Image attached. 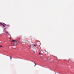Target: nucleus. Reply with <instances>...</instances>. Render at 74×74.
I'll return each instance as SVG.
<instances>
[{"label": "nucleus", "mask_w": 74, "mask_h": 74, "mask_svg": "<svg viewBox=\"0 0 74 74\" xmlns=\"http://www.w3.org/2000/svg\"><path fill=\"white\" fill-rule=\"evenodd\" d=\"M15 42H16V41L12 40L11 43V45L12 46H14V45H16V44H15Z\"/></svg>", "instance_id": "1"}, {"label": "nucleus", "mask_w": 74, "mask_h": 74, "mask_svg": "<svg viewBox=\"0 0 74 74\" xmlns=\"http://www.w3.org/2000/svg\"><path fill=\"white\" fill-rule=\"evenodd\" d=\"M32 50L33 52H34V51H36V49L35 48H34L33 47H32Z\"/></svg>", "instance_id": "2"}, {"label": "nucleus", "mask_w": 74, "mask_h": 74, "mask_svg": "<svg viewBox=\"0 0 74 74\" xmlns=\"http://www.w3.org/2000/svg\"><path fill=\"white\" fill-rule=\"evenodd\" d=\"M23 42H24V43H26L27 42H26V40H24L23 41Z\"/></svg>", "instance_id": "3"}, {"label": "nucleus", "mask_w": 74, "mask_h": 74, "mask_svg": "<svg viewBox=\"0 0 74 74\" xmlns=\"http://www.w3.org/2000/svg\"><path fill=\"white\" fill-rule=\"evenodd\" d=\"M0 25H3V27H5V25H4L3 24L1 23H0Z\"/></svg>", "instance_id": "4"}, {"label": "nucleus", "mask_w": 74, "mask_h": 74, "mask_svg": "<svg viewBox=\"0 0 74 74\" xmlns=\"http://www.w3.org/2000/svg\"><path fill=\"white\" fill-rule=\"evenodd\" d=\"M3 24H4V25H6V26H8V27H10V26L9 25H7L5 24H4V23H3Z\"/></svg>", "instance_id": "5"}, {"label": "nucleus", "mask_w": 74, "mask_h": 74, "mask_svg": "<svg viewBox=\"0 0 74 74\" xmlns=\"http://www.w3.org/2000/svg\"><path fill=\"white\" fill-rule=\"evenodd\" d=\"M21 38H19V40H18V42H19V41H21Z\"/></svg>", "instance_id": "6"}, {"label": "nucleus", "mask_w": 74, "mask_h": 74, "mask_svg": "<svg viewBox=\"0 0 74 74\" xmlns=\"http://www.w3.org/2000/svg\"><path fill=\"white\" fill-rule=\"evenodd\" d=\"M31 46H29V47H28V48H29V49H30V47Z\"/></svg>", "instance_id": "7"}, {"label": "nucleus", "mask_w": 74, "mask_h": 74, "mask_svg": "<svg viewBox=\"0 0 74 74\" xmlns=\"http://www.w3.org/2000/svg\"><path fill=\"white\" fill-rule=\"evenodd\" d=\"M6 33H7V34H8V32H6Z\"/></svg>", "instance_id": "8"}, {"label": "nucleus", "mask_w": 74, "mask_h": 74, "mask_svg": "<svg viewBox=\"0 0 74 74\" xmlns=\"http://www.w3.org/2000/svg\"><path fill=\"white\" fill-rule=\"evenodd\" d=\"M34 45V46H35V47H36V45Z\"/></svg>", "instance_id": "9"}, {"label": "nucleus", "mask_w": 74, "mask_h": 74, "mask_svg": "<svg viewBox=\"0 0 74 74\" xmlns=\"http://www.w3.org/2000/svg\"><path fill=\"white\" fill-rule=\"evenodd\" d=\"M0 47H3V46H2L1 45H0Z\"/></svg>", "instance_id": "10"}, {"label": "nucleus", "mask_w": 74, "mask_h": 74, "mask_svg": "<svg viewBox=\"0 0 74 74\" xmlns=\"http://www.w3.org/2000/svg\"><path fill=\"white\" fill-rule=\"evenodd\" d=\"M39 53V55H41V53Z\"/></svg>", "instance_id": "11"}, {"label": "nucleus", "mask_w": 74, "mask_h": 74, "mask_svg": "<svg viewBox=\"0 0 74 74\" xmlns=\"http://www.w3.org/2000/svg\"><path fill=\"white\" fill-rule=\"evenodd\" d=\"M35 65L34 66H34H36V63H35Z\"/></svg>", "instance_id": "12"}, {"label": "nucleus", "mask_w": 74, "mask_h": 74, "mask_svg": "<svg viewBox=\"0 0 74 74\" xmlns=\"http://www.w3.org/2000/svg\"><path fill=\"white\" fill-rule=\"evenodd\" d=\"M10 59L11 60V59H12L11 57H10Z\"/></svg>", "instance_id": "13"}, {"label": "nucleus", "mask_w": 74, "mask_h": 74, "mask_svg": "<svg viewBox=\"0 0 74 74\" xmlns=\"http://www.w3.org/2000/svg\"><path fill=\"white\" fill-rule=\"evenodd\" d=\"M16 47V46H13V47Z\"/></svg>", "instance_id": "14"}, {"label": "nucleus", "mask_w": 74, "mask_h": 74, "mask_svg": "<svg viewBox=\"0 0 74 74\" xmlns=\"http://www.w3.org/2000/svg\"><path fill=\"white\" fill-rule=\"evenodd\" d=\"M8 36H10V35H8Z\"/></svg>", "instance_id": "15"}, {"label": "nucleus", "mask_w": 74, "mask_h": 74, "mask_svg": "<svg viewBox=\"0 0 74 74\" xmlns=\"http://www.w3.org/2000/svg\"><path fill=\"white\" fill-rule=\"evenodd\" d=\"M3 31L4 32V30H3Z\"/></svg>", "instance_id": "16"}]
</instances>
